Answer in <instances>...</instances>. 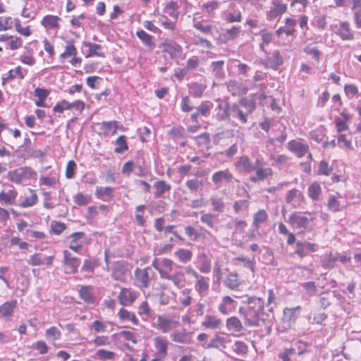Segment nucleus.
I'll list each match as a JSON object with an SVG mask.
<instances>
[{
	"label": "nucleus",
	"mask_w": 361,
	"mask_h": 361,
	"mask_svg": "<svg viewBox=\"0 0 361 361\" xmlns=\"http://www.w3.org/2000/svg\"><path fill=\"white\" fill-rule=\"evenodd\" d=\"M211 204L213 207L214 212H223L225 207V204L223 199L218 197H212L210 200Z\"/></svg>",
	"instance_id": "obj_51"
},
{
	"label": "nucleus",
	"mask_w": 361,
	"mask_h": 361,
	"mask_svg": "<svg viewBox=\"0 0 361 361\" xmlns=\"http://www.w3.org/2000/svg\"><path fill=\"white\" fill-rule=\"evenodd\" d=\"M236 166L242 168L246 172L255 170V166L252 164L250 159L245 155L241 156L235 163Z\"/></svg>",
	"instance_id": "obj_25"
},
{
	"label": "nucleus",
	"mask_w": 361,
	"mask_h": 361,
	"mask_svg": "<svg viewBox=\"0 0 361 361\" xmlns=\"http://www.w3.org/2000/svg\"><path fill=\"white\" fill-rule=\"evenodd\" d=\"M84 232L73 233L70 237L72 240L69 245V248L75 252H78L82 248V244L79 243L80 240L85 236Z\"/></svg>",
	"instance_id": "obj_24"
},
{
	"label": "nucleus",
	"mask_w": 361,
	"mask_h": 361,
	"mask_svg": "<svg viewBox=\"0 0 361 361\" xmlns=\"http://www.w3.org/2000/svg\"><path fill=\"white\" fill-rule=\"evenodd\" d=\"M285 23H286V28H285L286 29V35L287 36H290V35H294V33L295 32V26L297 23L296 20L290 18H287L285 20Z\"/></svg>",
	"instance_id": "obj_54"
},
{
	"label": "nucleus",
	"mask_w": 361,
	"mask_h": 361,
	"mask_svg": "<svg viewBox=\"0 0 361 361\" xmlns=\"http://www.w3.org/2000/svg\"><path fill=\"white\" fill-rule=\"evenodd\" d=\"M200 221L202 223L207 224L211 228H214L216 223V216L210 213L203 214L200 216Z\"/></svg>",
	"instance_id": "obj_49"
},
{
	"label": "nucleus",
	"mask_w": 361,
	"mask_h": 361,
	"mask_svg": "<svg viewBox=\"0 0 361 361\" xmlns=\"http://www.w3.org/2000/svg\"><path fill=\"white\" fill-rule=\"evenodd\" d=\"M16 195L17 193L13 190H9L8 192H0V201H4L6 204H11Z\"/></svg>",
	"instance_id": "obj_56"
},
{
	"label": "nucleus",
	"mask_w": 361,
	"mask_h": 361,
	"mask_svg": "<svg viewBox=\"0 0 361 361\" xmlns=\"http://www.w3.org/2000/svg\"><path fill=\"white\" fill-rule=\"evenodd\" d=\"M178 9V5L177 3L174 1H171L168 4H166L164 12L173 18L174 19H177L178 17V12L177 11Z\"/></svg>",
	"instance_id": "obj_46"
},
{
	"label": "nucleus",
	"mask_w": 361,
	"mask_h": 361,
	"mask_svg": "<svg viewBox=\"0 0 361 361\" xmlns=\"http://www.w3.org/2000/svg\"><path fill=\"white\" fill-rule=\"evenodd\" d=\"M303 51L312 56V57L317 61H319L320 59L321 52L320 51L315 47L312 46V44H308L307 45L304 49Z\"/></svg>",
	"instance_id": "obj_50"
},
{
	"label": "nucleus",
	"mask_w": 361,
	"mask_h": 361,
	"mask_svg": "<svg viewBox=\"0 0 361 361\" xmlns=\"http://www.w3.org/2000/svg\"><path fill=\"white\" fill-rule=\"evenodd\" d=\"M268 218L267 212L264 209L259 210L253 217V224L256 228H259V226L264 223Z\"/></svg>",
	"instance_id": "obj_40"
},
{
	"label": "nucleus",
	"mask_w": 361,
	"mask_h": 361,
	"mask_svg": "<svg viewBox=\"0 0 361 361\" xmlns=\"http://www.w3.org/2000/svg\"><path fill=\"white\" fill-rule=\"evenodd\" d=\"M224 338L221 336H216L214 338L210 340L209 342L204 343L203 346L205 348H219L220 347H225L224 343Z\"/></svg>",
	"instance_id": "obj_48"
},
{
	"label": "nucleus",
	"mask_w": 361,
	"mask_h": 361,
	"mask_svg": "<svg viewBox=\"0 0 361 361\" xmlns=\"http://www.w3.org/2000/svg\"><path fill=\"white\" fill-rule=\"evenodd\" d=\"M17 306L18 302L16 300H12L4 302L0 305V318L8 319L13 317Z\"/></svg>",
	"instance_id": "obj_8"
},
{
	"label": "nucleus",
	"mask_w": 361,
	"mask_h": 361,
	"mask_svg": "<svg viewBox=\"0 0 361 361\" xmlns=\"http://www.w3.org/2000/svg\"><path fill=\"white\" fill-rule=\"evenodd\" d=\"M136 298V293L127 288H122L118 296L120 303L123 305H126L128 303H133L135 300Z\"/></svg>",
	"instance_id": "obj_15"
},
{
	"label": "nucleus",
	"mask_w": 361,
	"mask_h": 361,
	"mask_svg": "<svg viewBox=\"0 0 361 361\" xmlns=\"http://www.w3.org/2000/svg\"><path fill=\"white\" fill-rule=\"evenodd\" d=\"M233 178L232 173L228 169L216 171L212 177L213 183L216 185L220 184L222 181L231 183Z\"/></svg>",
	"instance_id": "obj_14"
},
{
	"label": "nucleus",
	"mask_w": 361,
	"mask_h": 361,
	"mask_svg": "<svg viewBox=\"0 0 361 361\" xmlns=\"http://www.w3.org/2000/svg\"><path fill=\"white\" fill-rule=\"evenodd\" d=\"M209 288V279L202 276L197 281L195 284V289L198 292L200 296H204Z\"/></svg>",
	"instance_id": "obj_19"
},
{
	"label": "nucleus",
	"mask_w": 361,
	"mask_h": 361,
	"mask_svg": "<svg viewBox=\"0 0 361 361\" xmlns=\"http://www.w3.org/2000/svg\"><path fill=\"white\" fill-rule=\"evenodd\" d=\"M63 254V264L68 269L66 273L75 274L78 271V268L80 263V259L72 255L68 250H64Z\"/></svg>",
	"instance_id": "obj_7"
},
{
	"label": "nucleus",
	"mask_w": 361,
	"mask_h": 361,
	"mask_svg": "<svg viewBox=\"0 0 361 361\" xmlns=\"http://www.w3.org/2000/svg\"><path fill=\"white\" fill-rule=\"evenodd\" d=\"M75 166L76 164L73 160H71L67 163L66 169V177L67 178L71 179L74 176Z\"/></svg>",
	"instance_id": "obj_64"
},
{
	"label": "nucleus",
	"mask_w": 361,
	"mask_h": 361,
	"mask_svg": "<svg viewBox=\"0 0 361 361\" xmlns=\"http://www.w3.org/2000/svg\"><path fill=\"white\" fill-rule=\"evenodd\" d=\"M295 355V350L294 348H286L279 355V357L282 361H291V357Z\"/></svg>",
	"instance_id": "obj_61"
},
{
	"label": "nucleus",
	"mask_w": 361,
	"mask_h": 361,
	"mask_svg": "<svg viewBox=\"0 0 361 361\" xmlns=\"http://www.w3.org/2000/svg\"><path fill=\"white\" fill-rule=\"evenodd\" d=\"M247 307H240L238 312L247 326H258L264 312V301L262 298L252 296L247 299Z\"/></svg>",
	"instance_id": "obj_1"
},
{
	"label": "nucleus",
	"mask_w": 361,
	"mask_h": 361,
	"mask_svg": "<svg viewBox=\"0 0 361 361\" xmlns=\"http://www.w3.org/2000/svg\"><path fill=\"white\" fill-rule=\"evenodd\" d=\"M154 341L157 353L159 357H164L167 355V342L159 336L155 337Z\"/></svg>",
	"instance_id": "obj_22"
},
{
	"label": "nucleus",
	"mask_w": 361,
	"mask_h": 361,
	"mask_svg": "<svg viewBox=\"0 0 361 361\" xmlns=\"http://www.w3.org/2000/svg\"><path fill=\"white\" fill-rule=\"evenodd\" d=\"M59 20L61 18L56 16L47 15L41 20V24L45 28L54 29L59 27Z\"/></svg>",
	"instance_id": "obj_20"
},
{
	"label": "nucleus",
	"mask_w": 361,
	"mask_h": 361,
	"mask_svg": "<svg viewBox=\"0 0 361 361\" xmlns=\"http://www.w3.org/2000/svg\"><path fill=\"white\" fill-rule=\"evenodd\" d=\"M96 357L101 361L113 360L116 353L104 349H99L96 351Z\"/></svg>",
	"instance_id": "obj_38"
},
{
	"label": "nucleus",
	"mask_w": 361,
	"mask_h": 361,
	"mask_svg": "<svg viewBox=\"0 0 361 361\" xmlns=\"http://www.w3.org/2000/svg\"><path fill=\"white\" fill-rule=\"evenodd\" d=\"M270 67L276 69L279 66L283 64V58L279 50H274L271 56L267 60Z\"/></svg>",
	"instance_id": "obj_30"
},
{
	"label": "nucleus",
	"mask_w": 361,
	"mask_h": 361,
	"mask_svg": "<svg viewBox=\"0 0 361 361\" xmlns=\"http://www.w3.org/2000/svg\"><path fill=\"white\" fill-rule=\"evenodd\" d=\"M185 185L190 191H197L202 185L203 182L196 178L190 179L186 181Z\"/></svg>",
	"instance_id": "obj_57"
},
{
	"label": "nucleus",
	"mask_w": 361,
	"mask_h": 361,
	"mask_svg": "<svg viewBox=\"0 0 361 361\" xmlns=\"http://www.w3.org/2000/svg\"><path fill=\"white\" fill-rule=\"evenodd\" d=\"M127 271V268L123 262L118 261L112 266L111 276L116 281L123 280Z\"/></svg>",
	"instance_id": "obj_13"
},
{
	"label": "nucleus",
	"mask_w": 361,
	"mask_h": 361,
	"mask_svg": "<svg viewBox=\"0 0 361 361\" xmlns=\"http://www.w3.org/2000/svg\"><path fill=\"white\" fill-rule=\"evenodd\" d=\"M90 290L91 288L90 286H82L79 290L80 298L87 303L94 301V298Z\"/></svg>",
	"instance_id": "obj_41"
},
{
	"label": "nucleus",
	"mask_w": 361,
	"mask_h": 361,
	"mask_svg": "<svg viewBox=\"0 0 361 361\" xmlns=\"http://www.w3.org/2000/svg\"><path fill=\"white\" fill-rule=\"evenodd\" d=\"M173 323L172 320L158 315L154 326L163 333H168L171 330Z\"/></svg>",
	"instance_id": "obj_18"
},
{
	"label": "nucleus",
	"mask_w": 361,
	"mask_h": 361,
	"mask_svg": "<svg viewBox=\"0 0 361 361\" xmlns=\"http://www.w3.org/2000/svg\"><path fill=\"white\" fill-rule=\"evenodd\" d=\"M300 307L297 306L293 308H285L283 313L290 322H294L300 313Z\"/></svg>",
	"instance_id": "obj_42"
},
{
	"label": "nucleus",
	"mask_w": 361,
	"mask_h": 361,
	"mask_svg": "<svg viewBox=\"0 0 361 361\" xmlns=\"http://www.w3.org/2000/svg\"><path fill=\"white\" fill-rule=\"evenodd\" d=\"M180 107L183 112H190L193 109L192 106L190 105V99L188 96L182 97Z\"/></svg>",
	"instance_id": "obj_59"
},
{
	"label": "nucleus",
	"mask_w": 361,
	"mask_h": 361,
	"mask_svg": "<svg viewBox=\"0 0 361 361\" xmlns=\"http://www.w3.org/2000/svg\"><path fill=\"white\" fill-rule=\"evenodd\" d=\"M66 226L64 223L52 221L51 224V231L56 235L61 234L66 229Z\"/></svg>",
	"instance_id": "obj_60"
},
{
	"label": "nucleus",
	"mask_w": 361,
	"mask_h": 361,
	"mask_svg": "<svg viewBox=\"0 0 361 361\" xmlns=\"http://www.w3.org/2000/svg\"><path fill=\"white\" fill-rule=\"evenodd\" d=\"M272 4L274 8H271L267 13V18L269 20L276 18L277 16L284 13L287 10V5L283 4L280 0L274 1Z\"/></svg>",
	"instance_id": "obj_12"
},
{
	"label": "nucleus",
	"mask_w": 361,
	"mask_h": 361,
	"mask_svg": "<svg viewBox=\"0 0 361 361\" xmlns=\"http://www.w3.org/2000/svg\"><path fill=\"white\" fill-rule=\"evenodd\" d=\"M71 109V103L63 99L58 102L53 108L54 112L62 113L64 110Z\"/></svg>",
	"instance_id": "obj_58"
},
{
	"label": "nucleus",
	"mask_w": 361,
	"mask_h": 361,
	"mask_svg": "<svg viewBox=\"0 0 361 361\" xmlns=\"http://www.w3.org/2000/svg\"><path fill=\"white\" fill-rule=\"evenodd\" d=\"M173 255L180 262L183 264L190 262L192 257V253L190 250L183 248L178 249Z\"/></svg>",
	"instance_id": "obj_28"
},
{
	"label": "nucleus",
	"mask_w": 361,
	"mask_h": 361,
	"mask_svg": "<svg viewBox=\"0 0 361 361\" xmlns=\"http://www.w3.org/2000/svg\"><path fill=\"white\" fill-rule=\"evenodd\" d=\"M150 267L144 269L137 268L135 270V284L140 288H147L150 286L151 276H149Z\"/></svg>",
	"instance_id": "obj_4"
},
{
	"label": "nucleus",
	"mask_w": 361,
	"mask_h": 361,
	"mask_svg": "<svg viewBox=\"0 0 361 361\" xmlns=\"http://www.w3.org/2000/svg\"><path fill=\"white\" fill-rule=\"evenodd\" d=\"M137 37L142 42L143 44L150 49L155 48V43L152 41V37L143 30L137 31Z\"/></svg>",
	"instance_id": "obj_27"
},
{
	"label": "nucleus",
	"mask_w": 361,
	"mask_h": 361,
	"mask_svg": "<svg viewBox=\"0 0 361 361\" xmlns=\"http://www.w3.org/2000/svg\"><path fill=\"white\" fill-rule=\"evenodd\" d=\"M226 286L231 289H235L240 285L239 276L236 273H230L224 281Z\"/></svg>",
	"instance_id": "obj_33"
},
{
	"label": "nucleus",
	"mask_w": 361,
	"mask_h": 361,
	"mask_svg": "<svg viewBox=\"0 0 361 361\" xmlns=\"http://www.w3.org/2000/svg\"><path fill=\"white\" fill-rule=\"evenodd\" d=\"M337 35L343 40H352L354 38L353 34L350 29V24L348 22H343L340 25V29L337 32Z\"/></svg>",
	"instance_id": "obj_21"
},
{
	"label": "nucleus",
	"mask_w": 361,
	"mask_h": 361,
	"mask_svg": "<svg viewBox=\"0 0 361 361\" xmlns=\"http://www.w3.org/2000/svg\"><path fill=\"white\" fill-rule=\"evenodd\" d=\"M319 250V245L316 243H312L307 240L297 241L295 245V253L300 258L307 256L310 252H314Z\"/></svg>",
	"instance_id": "obj_6"
},
{
	"label": "nucleus",
	"mask_w": 361,
	"mask_h": 361,
	"mask_svg": "<svg viewBox=\"0 0 361 361\" xmlns=\"http://www.w3.org/2000/svg\"><path fill=\"white\" fill-rule=\"evenodd\" d=\"M158 23L164 26L166 29L173 30L175 27V23L169 20L166 16H161L159 18Z\"/></svg>",
	"instance_id": "obj_62"
},
{
	"label": "nucleus",
	"mask_w": 361,
	"mask_h": 361,
	"mask_svg": "<svg viewBox=\"0 0 361 361\" xmlns=\"http://www.w3.org/2000/svg\"><path fill=\"white\" fill-rule=\"evenodd\" d=\"M311 221L312 220L301 215V214L298 212H293L288 218L286 219V221L295 229L306 228Z\"/></svg>",
	"instance_id": "obj_5"
},
{
	"label": "nucleus",
	"mask_w": 361,
	"mask_h": 361,
	"mask_svg": "<svg viewBox=\"0 0 361 361\" xmlns=\"http://www.w3.org/2000/svg\"><path fill=\"white\" fill-rule=\"evenodd\" d=\"M202 326L209 329H217L221 324V320L211 315H206Z\"/></svg>",
	"instance_id": "obj_32"
},
{
	"label": "nucleus",
	"mask_w": 361,
	"mask_h": 361,
	"mask_svg": "<svg viewBox=\"0 0 361 361\" xmlns=\"http://www.w3.org/2000/svg\"><path fill=\"white\" fill-rule=\"evenodd\" d=\"M226 326L229 330L240 332L243 326L240 320L236 317H231L226 320Z\"/></svg>",
	"instance_id": "obj_31"
},
{
	"label": "nucleus",
	"mask_w": 361,
	"mask_h": 361,
	"mask_svg": "<svg viewBox=\"0 0 361 361\" xmlns=\"http://www.w3.org/2000/svg\"><path fill=\"white\" fill-rule=\"evenodd\" d=\"M112 190L111 187H97L95 195L97 198L108 201L111 197Z\"/></svg>",
	"instance_id": "obj_29"
},
{
	"label": "nucleus",
	"mask_w": 361,
	"mask_h": 361,
	"mask_svg": "<svg viewBox=\"0 0 361 361\" xmlns=\"http://www.w3.org/2000/svg\"><path fill=\"white\" fill-rule=\"evenodd\" d=\"M189 87L193 97L200 98L202 97L207 88V85L203 83L194 82L192 83Z\"/></svg>",
	"instance_id": "obj_34"
},
{
	"label": "nucleus",
	"mask_w": 361,
	"mask_h": 361,
	"mask_svg": "<svg viewBox=\"0 0 361 361\" xmlns=\"http://www.w3.org/2000/svg\"><path fill=\"white\" fill-rule=\"evenodd\" d=\"M36 176V172L30 167H20L13 171H10L8 173L9 180L20 183L25 178H31Z\"/></svg>",
	"instance_id": "obj_3"
},
{
	"label": "nucleus",
	"mask_w": 361,
	"mask_h": 361,
	"mask_svg": "<svg viewBox=\"0 0 361 361\" xmlns=\"http://www.w3.org/2000/svg\"><path fill=\"white\" fill-rule=\"evenodd\" d=\"M173 341L179 343H187L188 342V336L184 332H176L170 335Z\"/></svg>",
	"instance_id": "obj_55"
},
{
	"label": "nucleus",
	"mask_w": 361,
	"mask_h": 361,
	"mask_svg": "<svg viewBox=\"0 0 361 361\" xmlns=\"http://www.w3.org/2000/svg\"><path fill=\"white\" fill-rule=\"evenodd\" d=\"M45 336L49 341L54 342L61 338V333L56 327L52 326L46 330Z\"/></svg>",
	"instance_id": "obj_43"
},
{
	"label": "nucleus",
	"mask_w": 361,
	"mask_h": 361,
	"mask_svg": "<svg viewBox=\"0 0 361 361\" xmlns=\"http://www.w3.org/2000/svg\"><path fill=\"white\" fill-rule=\"evenodd\" d=\"M54 255L44 256L42 253H35L30 256L27 263L32 266L51 265L53 263Z\"/></svg>",
	"instance_id": "obj_10"
},
{
	"label": "nucleus",
	"mask_w": 361,
	"mask_h": 361,
	"mask_svg": "<svg viewBox=\"0 0 361 361\" xmlns=\"http://www.w3.org/2000/svg\"><path fill=\"white\" fill-rule=\"evenodd\" d=\"M213 108V104L210 101H206L202 102L199 106L196 108L197 111L200 113V115L203 116H207L212 109Z\"/></svg>",
	"instance_id": "obj_45"
},
{
	"label": "nucleus",
	"mask_w": 361,
	"mask_h": 361,
	"mask_svg": "<svg viewBox=\"0 0 361 361\" xmlns=\"http://www.w3.org/2000/svg\"><path fill=\"white\" fill-rule=\"evenodd\" d=\"M164 52L169 54L171 58H175L182 51V47L176 42L166 39L160 46Z\"/></svg>",
	"instance_id": "obj_9"
},
{
	"label": "nucleus",
	"mask_w": 361,
	"mask_h": 361,
	"mask_svg": "<svg viewBox=\"0 0 361 361\" xmlns=\"http://www.w3.org/2000/svg\"><path fill=\"white\" fill-rule=\"evenodd\" d=\"M332 172L331 167H329V164L325 161H322L319 166V174L329 176Z\"/></svg>",
	"instance_id": "obj_63"
},
{
	"label": "nucleus",
	"mask_w": 361,
	"mask_h": 361,
	"mask_svg": "<svg viewBox=\"0 0 361 361\" xmlns=\"http://www.w3.org/2000/svg\"><path fill=\"white\" fill-rule=\"evenodd\" d=\"M118 314L122 320L130 321L135 325H137L139 323V321L137 319L135 314L133 312L127 310L126 309H120Z\"/></svg>",
	"instance_id": "obj_37"
},
{
	"label": "nucleus",
	"mask_w": 361,
	"mask_h": 361,
	"mask_svg": "<svg viewBox=\"0 0 361 361\" xmlns=\"http://www.w3.org/2000/svg\"><path fill=\"white\" fill-rule=\"evenodd\" d=\"M154 187L156 189L154 192V197L156 198L163 197L165 192H169L171 190V185L166 183L165 180H162L157 181L154 183Z\"/></svg>",
	"instance_id": "obj_23"
},
{
	"label": "nucleus",
	"mask_w": 361,
	"mask_h": 361,
	"mask_svg": "<svg viewBox=\"0 0 361 361\" xmlns=\"http://www.w3.org/2000/svg\"><path fill=\"white\" fill-rule=\"evenodd\" d=\"M322 188L317 182H314L308 188V195L313 200H317L319 197Z\"/></svg>",
	"instance_id": "obj_39"
},
{
	"label": "nucleus",
	"mask_w": 361,
	"mask_h": 361,
	"mask_svg": "<svg viewBox=\"0 0 361 361\" xmlns=\"http://www.w3.org/2000/svg\"><path fill=\"white\" fill-rule=\"evenodd\" d=\"M224 65V61L212 62L211 67L212 68V74L216 78L222 80L225 78V72L223 69Z\"/></svg>",
	"instance_id": "obj_26"
},
{
	"label": "nucleus",
	"mask_w": 361,
	"mask_h": 361,
	"mask_svg": "<svg viewBox=\"0 0 361 361\" xmlns=\"http://www.w3.org/2000/svg\"><path fill=\"white\" fill-rule=\"evenodd\" d=\"M337 260V256L331 253L328 257L322 259V266L324 269H331L334 267L335 263Z\"/></svg>",
	"instance_id": "obj_47"
},
{
	"label": "nucleus",
	"mask_w": 361,
	"mask_h": 361,
	"mask_svg": "<svg viewBox=\"0 0 361 361\" xmlns=\"http://www.w3.org/2000/svg\"><path fill=\"white\" fill-rule=\"evenodd\" d=\"M153 311L149 307L147 301L142 302L138 307V314L145 319L150 317L152 315Z\"/></svg>",
	"instance_id": "obj_52"
},
{
	"label": "nucleus",
	"mask_w": 361,
	"mask_h": 361,
	"mask_svg": "<svg viewBox=\"0 0 361 361\" xmlns=\"http://www.w3.org/2000/svg\"><path fill=\"white\" fill-rule=\"evenodd\" d=\"M84 45L89 49V54L87 56H101L104 57V54L99 51L102 49V46L98 44L92 42H85Z\"/></svg>",
	"instance_id": "obj_36"
},
{
	"label": "nucleus",
	"mask_w": 361,
	"mask_h": 361,
	"mask_svg": "<svg viewBox=\"0 0 361 361\" xmlns=\"http://www.w3.org/2000/svg\"><path fill=\"white\" fill-rule=\"evenodd\" d=\"M235 303L236 302L230 296H224L218 309L222 314H227L235 308Z\"/></svg>",
	"instance_id": "obj_17"
},
{
	"label": "nucleus",
	"mask_w": 361,
	"mask_h": 361,
	"mask_svg": "<svg viewBox=\"0 0 361 361\" xmlns=\"http://www.w3.org/2000/svg\"><path fill=\"white\" fill-rule=\"evenodd\" d=\"M255 109V104L252 99H242L238 104L230 106L231 115L238 118L243 124L247 122L248 116Z\"/></svg>",
	"instance_id": "obj_2"
},
{
	"label": "nucleus",
	"mask_w": 361,
	"mask_h": 361,
	"mask_svg": "<svg viewBox=\"0 0 361 361\" xmlns=\"http://www.w3.org/2000/svg\"><path fill=\"white\" fill-rule=\"evenodd\" d=\"M288 149L298 157H302L309 151V146L298 140H292L288 143Z\"/></svg>",
	"instance_id": "obj_11"
},
{
	"label": "nucleus",
	"mask_w": 361,
	"mask_h": 361,
	"mask_svg": "<svg viewBox=\"0 0 361 361\" xmlns=\"http://www.w3.org/2000/svg\"><path fill=\"white\" fill-rule=\"evenodd\" d=\"M183 277L184 274L182 272L178 271L171 274L169 281H172L178 288H180L184 286Z\"/></svg>",
	"instance_id": "obj_53"
},
{
	"label": "nucleus",
	"mask_w": 361,
	"mask_h": 361,
	"mask_svg": "<svg viewBox=\"0 0 361 361\" xmlns=\"http://www.w3.org/2000/svg\"><path fill=\"white\" fill-rule=\"evenodd\" d=\"M232 349L237 355H244L247 354L248 347L243 341H236L232 346Z\"/></svg>",
	"instance_id": "obj_44"
},
{
	"label": "nucleus",
	"mask_w": 361,
	"mask_h": 361,
	"mask_svg": "<svg viewBox=\"0 0 361 361\" xmlns=\"http://www.w3.org/2000/svg\"><path fill=\"white\" fill-rule=\"evenodd\" d=\"M117 147L114 149L116 154H122L128 149V145L126 141V137L123 135H120L115 141Z\"/></svg>",
	"instance_id": "obj_35"
},
{
	"label": "nucleus",
	"mask_w": 361,
	"mask_h": 361,
	"mask_svg": "<svg viewBox=\"0 0 361 361\" xmlns=\"http://www.w3.org/2000/svg\"><path fill=\"white\" fill-rule=\"evenodd\" d=\"M216 111H218L216 116L220 121H230L231 111L228 103L219 102Z\"/></svg>",
	"instance_id": "obj_16"
}]
</instances>
